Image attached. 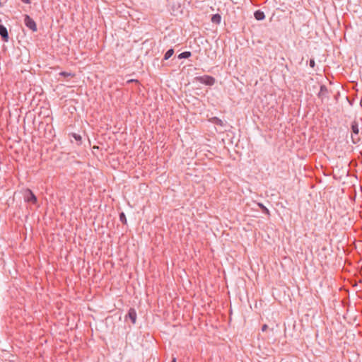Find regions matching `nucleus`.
<instances>
[{
	"instance_id": "1",
	"label": "nucleus",
	"mask_w": 362,
	"mask_h": 362,
	"mask_svg": "<svg viewBox=\"0 0 362 362\" xmlns=\"http://www.w3.org/2000/svg\"><path fill=\"white\" fill-rule=\"evenodd\" d=\"M351 140L354 144H357L361 140L358 122L354 121L351 124Z\"/></svg>"
},
{
	"instance_id": "2",
	"label": "nucleus",
	"mask_w": 362,
	"mask_h": 362,
	"mask_svg": "<svg viewBox=\"0 0 362 362\" xmlns=\"http://www.w3.org/2000/svg\"><path fill=\"white\" fill-rule=\"evenodd\" d=\"M196 80L197 81L206 86H213L216 82L215 78L213 76L209 75L198 76L196 78Z\"/></svg>"
},
{
	"instance_id": "3",
	"label": "nucleus",
	"mask_w": 362,
	"mask_h": 362,
	"mask_svg": "<svg viewBox=\"0 0 362 362\" xmlns=\"http://www.w3.org/2000/svg\"><path fill=\"white\" fill-rule=\"evenodd\" d=\"M24 23L27 28L31 30L33 32L37 31V25L35 21L30 18L28 15L24 16Z\"/></svg>"
},
{
	"instance_id": "4",
	"label": "nucleus",
	"mask_w": 362,
	"mask_h": 362,
	"mask_svg": "<svg viewBox=\"0 0 362 362\" xmlns=\"http://www.w3.org/2000/svg\"><path fill=\"white\" fill-rule=\"evenodd\" d=\"M24 200H25V202H28V203H32V204L37 203V197L33 194V192L29 189H27L25 191Z\"/></svg>"
},
{
	"instance_id": "5",
	"label": "nucleus",
	"mask_w": 362,
	"mask_h": 362,
	"mask_svg": "<svg viewBox=\"0 0 362 362\" xmlns=\"http://www.w3.org/2000/svg\"><path fill=\"white\" fill-rule=\"evenodd\" d=\"M136 317L137 315L135 309L132 308L129 310L128 314L126 315L125 318L127 319L129 317L131 320L132 324H135L136 322Z\"/></svg>"
},
{
	"instance_id": "6",
	"label": "nucleus",
	"mask_w": 362,
	"mask_h": 362,
	"mask_svg": "<svg viewBox=\"0 0 362 362\" xmlns=\"http://www.w3.org/2000/svg\"><path fill=\"white\" fill-rule=\"evenodd\" d=\"M209 122L220 127L224 126L223 122L217 117H211V119H209Z\"/></svg>"
},
{
	"instance_id": "7",
	"label": "nucleus",
	"mask_w": 362,
	"mask_h": 362,
	"mask_svg": "<svg viewBox=\"0 0 362 362\" xmlns=\"http://www.w3.org/2000/svg\"><path fill=\"white\" fill-rule=\"evenodd\" d=\"M254 16L257 21H262L265 18L264 12L261 11L260 10L256 11L254 13Z\"/></svg>"
},
{
	"instance_id": "8",
	"label": "nucleus",
	"mask_w": 362,
	"mask_h": 362,
	"mask_svg": "<svg viewBox=\"0 0 362 362\" xmlns=\"http://www.w3.org/2000/svg\"><path fill=\"white\" fill-rule=\"evenodd\" d=\"M1 39H3L4 41H8V34L7 29L1 25Z\"/></svg>"
},
{
	"instance_id": "9",
	"label": "nucleus",
	"mask_w": 362,
	"mask_h": 362,
	"mask_svg": "<svg viewBox=\"0 0 362 362\" xmlns=\"http://www.w3.org/2000/svg\"><path fill=\"white\" fill-rule=\"evenodd\" d=\"M221 17L219 14H214L211 17V21L214 23L219 24L221 23Z\"/></svg>"
},
{
	"instance_id": "10",
	"label": "nucleus",
	"mask_w": 362,
	"mask_h": 362,
	"mask_svg": "<svg viewBox=\"0 0 362 362\" xmlns=\"http://www.w3.org/2000/svg\"><path fill=\"white\" fill-rule=\"evenodd\" d=\"M257 205L262 209L263 213H264L267 216H270V212L269 209L263 204L258 203Z\"/></svg>"
},
{
	"instance_id": "11",
	"label": "nucleus",
	"mask_w": 362,
	"mask_h": 362,
	"mask_svg": "<svg viewBox=\"0 0 362 362\" xmlns=\"http://www.w3.org/2000/svg\"><path fill=\"white\" fill-rule=\"evenodd\" d=\"M191 55H192V54L190 52L186 51V52H183L180 53L178 55V58L179 59H187V58H189Z\"/></svg>"
},
{
	"instance_id": "12",
	"label": "nucleus",
	"mask_w": 362,
	"mask_h": 362,
	"mask_svg": "<svg viewBox=\"0 0 362 362\" xmlns=\"http://www.w3.org/2000/svg\"><path fill=\"white\" fill-rule=\"evenodd\" d=\"M174 54V49H168L165 55H164V59L165 60H168L169 58L171 57V56Z\"/></svg>"
},
{
	"instance_id": "13",
	"label": "nucleus",
	"mask_w": 362,
	"mask_h": 362,
	"mask_svg": "<svg viewBox=\"0 0 362 362\" xmlns=\"http://www.w3.org/2000/svg\"><path fill=\"white\" fill-rule=\"evenodd\" d=\"M327 92V87L325 85H322V86H320V92L318 93V96L321 97L322 95H323Z\"/></svg>"
},
{
	"instance_id": "14",
	"label": "nucleus",
	"mask_w": 362,
	"mask_h": 362,
	"mask_svg": "<svg viewBox=\"0 0 362 362\" xmlns=\"http://www.w3.org/2000/svg\"><path fill=\"white\" fill-rule=\"evenodd\" d=\"M119 220L122 223H124V224L127 223V218H126L125 214L123 212L120 213V214H119Z\"/></svg>"
},
{
	"instance_id": "15",
	"label": "nucleus",
	"mask_w": 362,
	"mask_h": 362,
	"mask_svg": "<svg viewBox=\"0 0 362 362\" xmlns=\"http://www.w3.org/2000/svg\"><path fill=\"white\" fill-rule=\"evenodd\" d=\"M71 135L74 138V139L78 142L81 143V136L76 133H71Z\"/></svg>"
},
{
	"instance_id": "16",
	"label": "nucleus",
	"mask_w": 362,
	"mask_h": 362,
	"mask_svg": "<svg viewBox=\"0 0 362 362\" xmlns=\"http://www.w3.org/2000/svg\"><path fill=\"white\" fill-rule=\"evenodd\" d=\"M60 76L66 77V76H71L74 77L75 75L74 74L70 73V72H66V71H62L59 73Z\"/></svg>"
},
{
	"instance_id": "17",
	"label": "nucleus",
	"mask_w": 362,
	"mask_h": 362,
	"mask_svg": "<svg viewBox=\"0 0 362 362\" xmlns=\"http://www.w3.org/2000/svg\"><path fill=\"white\" fill-rule=\"evenodd\" d=\"M310 67H312V68H314V67H315V60H314L313 59H311L310 60Z\"/></svg>"
},
{
	"instance_id": "18",
	"label": "nucleus",
	"mask_w": 362,
	"mask_h": 362,
	"mask_svg": "<svg viewBox=\"0 0 362 362\" xmlns=\"http://www.w3.org/2000/svg\"><path fill=\"white\" fill-rule=\"evenodd\" d=\"M267 329H268L267 325L264 324V325H262V332H265Z\"/></svg>"
},
{
	"instance_id": "19",
	"label": "nucleus",
	"mask_w": 362,
	"mask_h": 362,
	"mask_svg": "<svg viewBox=\"0 0 362 362\" xmlns=\"http://www.w3.org/2000/svg\"><path fill=\"white\" fill-rule=\"evenodd\" d=\"M23 3H25V4H30V0H21Z\"/></svg>"
},
{
	"instance_id": "20",
	"label": "nucleus",
	"mask_w": 362,
	"mask_h": 362,
	"mask_svg": "<svg viewBox=\"0 0 362 362\" xmlns=\"http://www.w3.org/2000/svg\"><path fill=\"white\" fill-rule=\"evenodd\" d=\"M172 362H177L176 358H173V360H172Z\"/></svg>"
}]
</instances>
